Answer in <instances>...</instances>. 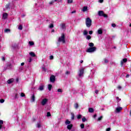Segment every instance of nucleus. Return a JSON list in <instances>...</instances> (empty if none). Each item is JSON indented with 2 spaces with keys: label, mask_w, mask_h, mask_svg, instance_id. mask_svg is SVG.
Instances as JSON below:
<instances>
[{
  "label": "nucleus",
  "mask_w": 131,
  "mask_h": 131,
  "mask_svg": "<svg viewBox=\"0 0 131 131\" xmlns=\"http://www.w3.org/2000/svg\"><path fill=\"white\" fill-rule=\"evenodd\" d=\"M58 42H62V43H65V35L64 34V33H62L61 36L58 38Z\"/></svg>",
  "instance_id": "obj_1"
},
{
  "label": "nucleus",
  "mask_w": 131,
  "mask_h": 131,
  "mask_svg": "<svg viewBox=\"0 0 131 131\" xmlns=\"http://www.w3.org/2000/svg\"><path fill=\"white\" fill-rule=\"evenodd\" d=\"M85 24L86 27H88V28H90V27L92 26V19H91L90 17H88L85 19Z\"/></svg>",
  "instance_id": "obj_2"
},
{
  "label": "nucleus",
  "mask_w": 131,
  "mask_h": 131,
  "mask_svg": "<svg viewBox=\"0 0 131 131\" xmlns=\"http://www.w3.org/2000/svg\"><path fill=\"white\" fill-rule=\"evenodd\" d=\"M96 50H97L96 47H90L87 49L86 52L87 53H94V52H96Z\"/></svg>",
  "instance_id": "obj_3"
},
{
  "label": "nucleus",
  "mask_w": 131,
  "mask_h": 131,
  "mask_svg": "<svg viewBox=\"0 0 131 131\" xmlns=\"http://www.w3.org/2000/svg\"><path fill=\"white\" fill-rule=\"evenodd\" d=\"M84 71V68H81L79 69L78 72V75L80 77H81V76H83V73Z\"/></svg>",
  "instance_id": "obj_4"
},
{
  "label": "nucleus",
  "mask_w": 131,
  "mask_h": 131,
  "mask_svg": "<svg viewBox=\"0 0 131 131\" xmlns=\"http://www.w3.org/2000/svg\"><path fill=\"white\" fill-rule=\"evenodd\" d=\"M48 99L45 98L43 99V100H42V101L41 102V105H42V106H45V105H46V104H47V103H48Z\"/></svg>",
  "instance_id": "obj_5"
},
{
  "label": "nucleus",
  "mask_w": 131,
  "mask_h": 131,
  "mask_svg": "<svg viewBox=\"0 0 131 131\" xmlns=\"http://www.w3.org/2000/svg\"><path fill=\"white\" fill-rule=\"evenodd\" d=\"M55 80H56V78H55V76L52 75L50 77V81H51V82H55Z\"/></svg>",
  "instance_id": "obj_6"
},
{
  "label": "nucleus",
  "mask_w": 131,
  "mask_h": 131,
  "mask_svg": "<svg viewBox=\"0 0 131 131\" xmlns=\"http://www.w3.org/2000/svg\"><path fill=\"white\" fill-rule=\"evenodd\" d=\"M121 110H122V107H118L116 109V112L117 113H119V112H120V111H121Z\"/></svg>",
  "instance_id": "obj_7"
},
{
  "label": "nucleus",
  "mask_w": 131,
  "mask_h": 131,
  "mask_svg": "<svg viewBox=\"0 0 131 131\" xmlns=\"http://www.w3.org/2000/svg\"><path fill=\"white\" fill-rule=\"evenodd\" d=\"M12 82H14V79H13V78L10 79L9 80H8L7 81V83L9 84H10V83H12Z\"/></svg>",
  "instance_id": "obj_8"
},
{
  "label": "nucleus",
  "mask_w": 131,
  "mask_h": 131,
  "mask_svg": "<svg viewBox=\"0 0 131 131\" xmlns=\"http://www.w3.org/2000/svg\"><path fill=\"white\" fill-rule=\"evenodd\" d=\"M98 34H103V30L101 29H99L97 31Z\"/></svg>",
  "instance_id": "obj_9"
},
{
  "label": "nucleus",
  "mask_w": 131,
  "mask_h": 131,
  "mask_svg": "<svg viewBox=\"0 0 131 131\" xmlns=\"http://www.w3.org/2000/svg\"><path fill=\"white\" fill-rule=\"evenodd\" d=\"M72 126H73V125L72 124H70L67 125V128L68 129H71L72 128Z\"/></svg>",
  "instance_id": "obj_10"
},
{
  "label": "nucleus",
  "mask_w": 131,
  "mask_h": 131,
  "mask_svg": "<svg viewBox=\"0 0 131 131\" xmlns=\"http://www.w3.org/2000/svg\"><path fill=\"white\" fill-rule=\"evenodd\" d=\"M7 18H8V13H5L4 14H3V19H7Z\"/></svg>",
  "instance_id": "obj_11"
},
{
  "label": "nucleus",
  "mask_w": 131,
  "mask_h": 131,
  "mask_svg": "<svg viewBox=\"0 0 131 131\" xmlns=\"http://www.w3.org/2000/svg\"><path fill=\"white\" fill-rule=\"evenodd\" d=\"M60 27H61L62 29H65V28H66V25H65V24H61L60 25Z\"/></svg>",
  "instance_id": "obj_12"
},
{
  "label": "nucleus",
  "mask_w": 131,
  "mask_h": 131,
  "mask_svg": "<svg viewBox=\"0 0 131 131\" xmlns=\"http://www.w3.org/2000/svg\"><path fill=\"white\" fill-rule=\"evenodd\" d=\"M82 12H86L88 11V7L84 6L82 10Z\"/></svg>",
  "instance_id": "obj_13"
},
{
  "label": "nucleus",
  "mask_w": 131,
  "mask_h": 131,
  "mask_svg": "<svg viewBox=\"0 0 131 131\" xmlns=\"http://www.w3.org/2000/svg\"><path fill=\"white\" fill-rule=\"evenodd\" d=\"M103 14H104V12H103V11H99L98 12L99 16H103Z\"/></svg>",
  "instance_id": "obj_14"
},
{
  "label": "nucleus",
  "mask_w": 131,
  "mask_h": 131,
  "mask_svg": "<svg viewBox=\"0 0 131 131\" xmlns=\"http://www.w3.org/2000/svg\"><path fill=\"white\" fill-rule=\"evenodd\" d=\"M29 55H30L31 57H35V54H34L33 52H30Z\"/></svg>",
  "instance_id": "obj_15"
},
{
  "label": "nucleus",
  "mask_w": 131,
  "mask_h": 131,
  "mask_svg": "<svg viewBox=\"0 0 131 131\" xmlns=\"http://www.w3.org/2000/svg\"><path fill=\"white\" fill-rule=\"evenodd\" d=\"M31 101L32 102H34L35 101V96H34V95H33L31 97Z\"/></svg>",
  "instance_id": "obj_16"
},
{
  "label": "nucleus",
  "mask_w": 131,
  "mask_h": 131,
  "mask_svg": "<svg viewBox=\"0 0 131 131\" xmlns=\"http://www.w3.org/2000/svg\"><path fill=\"white\" fill-rule=\"evenodd\" d=\"M89 112H90V113H93V112H94V108L90 107L89 108Z\"/></svg>",
  "instance_id": "obj_17"
},
{
  "label": "nucleus",
  "mask_w": 131,
  "mask_h": 131,
  "mask_svg": "<svg viewBox=\"0 0 131 131\" xmlns=\"http://www.w3.org/2000/svg\"><path fill=\"white\" fill-rule=\"evenodd\" d=\"M88 31L86 30H84L83 32V35H88Z\"/></svg>",
  "instance_id": "obj_18"
},
{
  "label": "nucleus",
  "mask_w": 131,
  "mask_h": 131,
  "mask_svg": "<svg viewBox=\"0 0 131 131\" xmlns=\"http://www.w3.org/2000/svg\"><path fill=\"white\" fill-rule=\"evenodd\" d=\"M65 123H66V124L67 125H68L70 124V123H71V122L70 121L68 120H67L66 121Z\"/></svg>",
  "instance_id": "obj_19"
},
{
  "label": "nucleus",
  "mask_w": 131,
  "mask_h": 131,
  "mask_svg": "<svg viewBox=\"0 0 131 131\" xmlns=\"http://www.w3.org/2000/svg\"><path fill=\"white\" fill-rule=\"evenodd\" d=\"M89 46L90 47V48H94V43L93 42H89Z\"/></svg>",
  "instance_id": "obj_20"
},
{
  "label": "nucleus",
  "mask_w": 131,
  "mask_h": 131,
  "mask_svg": "<svg viewBox=\"0 0 131 131\" xmlns=\"http://www.w3.org/2000/svg\"><path fill=\"white\" fill-rule=\"evenodd\" d=\"M43 88H44L43 85H40L39 88V91H43Z\"/></svg>",
  "instance_id": "obj_21"
},
{
  "label": "nucleus",
  "mask_w": 131,
  "mask_h": 131,
  "mask_svg": "<svg viewBox=\"0 0 131 131\" xmlns=\"http://www.w3.org/2000/svg\"><path fill=\"white\" fill-rule=\"evenodd\" d=\"M127 61V59L126 58H124L123 59L122 61H121V63L122 64L123 63H126V62Z\"/></svg>",
  "instance_id": "obj_22"
},
{
  "label": "nucleus",
  "mask_w": 131,
  "mask_h": 131,
  "mask_svg": "<svg viewBox=\"0 0 131 131\" xmlns=\"http://www.w3.org/2000/svg\"><path fill=\"white\" fill-rule=\"evenodd\" d=\"M18 29H19V30H22V29H23V26H22V25H19L18 27Z\"/></svg>",
  "instance_id": "obj_23"
},
{
  "label": "nucleus",
  "mask_w": 131,
  "mask_h": 131,
  "mask_svg": "<svg viewBox=\"0 0 131 131\" xmlns=\"http://www.w3.org/2000/svg\"><path fill=\"white\" fill-rule=\"evenodd\" d=\"M92 38V36L91 35H86V39H87L88 40H90Z\"/></svg>",
  "instance_id": "obj_24"
},
{
  "label": "nucleus",
  "mask_w": 131,
  "mask_h": 131,
  "mask_svg": "<svg viewBox=\"0 0 131 131\" xmlns=\"http://www.w3.org/2000/svg\"><path fill=\"white\" fill-rule=\"evenodd\" d=\"M53 86L51 84H49L48 85V90L49 91H51V90H52V87Z\"/></svg>",
  "instance_id": "obj_25"
},
{
  "label": "nucleus",
  "mask_w": 131,
  "mask_h": 131,
  "mask_svg": "<svg viewBox=\"0 0 131 131\" xmlns=\"http://www.w3.org/2000/svg\"><path fill=\"white\" fill-rule=\"evenodd\" d=\"M74 107H75V109H77L78 108V103H76L74 104Z\"/></svg>",
  "instance_id": "obj_26"
},
{
  "label": "nucleus",
  "mask_w": 131,
  "mask_h": 131,
  "mask_svg": "<svg viewBox=\"0 0 131 131\" xmlns=\"http://www.w3.org/2000/svg\"><path fill=\"white\" fill-rule=\"evenodd\" d=\"M29 44L30 46H34V42L33 41H29Z\"/></svg>",
  "instance_id": "obj_27"
},
{
  "label": "nucleus",
  "mask_w": 131,
  "mask_h": 131,
  "mask_svg": "<svg viewBox=\"0 0 131 131\" xmlns=\"http://www.w3.org/2000/svg\"><path fill=\"white\" fill-rule=\"evenodd\" d=\"M19 97L18 96V93H15V96H14V99H18Z\"/></svg>",
  "instance_id": "obj_28"
},
{
  "label": "nucleus",
  "mask_w": 131,
  "mask_h": 131,
  "mask_svg": "<svg viewBox=\"0 0 131 131\" xmlns=\"http://www.w3.org/2000/svg\"><path fill=\"white\" fill-rule=\"evenodd\" d=\"M73 3V0H68V4H72Z\"/></svg>",
  "instance_id": "obj_29"
},
{
  "label": "nucleus",
  "mask_w": 131,
  "mask_h": 131,
  "mask_svg": "<svg viewBox=\"0 0 131 131\" xmlns=\"http://www.w3.org/2000/svg\"><path fill=\"white\" fill-rule=\"evenodd\" d=\"M71 115H72L71 119L72 120L74 119V114H73V113H72Z\"/></svg>",
  "instance_id": "obj_30"
},
{
  "label": "nucleus",
  "mask_w": 131,
  "mask_h": 131,
  "mask_svg": "<svg viewBox=\"0 0 131 131\" xmlns=\"http://www.w3.org/2000/svg\"><path fill=\"white\" fill-rule=\"evenodd\" d=\"M103 118V116H100L99 118H98V121H100L102 120V119Z\"/></svg>",
  "instance_id": "obj_31"
},
{
  "label": "nucleus",
  "mask_w": 131,
  "mask_h": 131,
  "mask_svg": "<svg viewBox=\"0 0 131 131\" xmlns=\"http://www.w3.org/2000/svg\"><path fill=\"white\" fill-rule=\"evenodd\" d=\"M81 128H84V124H81L80 125Z\"/></svg>",
  "instance_id": "obj_32"
},
{
  "label": "nucleus",
  "mask_w": 131,
  "mask_h": 131,
  "mask_svg": "<svg viewBox=\"0 0 131 131\" xmlns=\"http://www.w3.org/2000/svg\"><path fill=\"white\" fill-rule=\"evenodd\" d=\"M81 115H78L77 116V119H80V118H81Z\"/></svg>",
  "instance_id": "obj_33"
},
{
  "label": "nucleus",
  "mask_w": 131,
  "mask_h": 131,
  "mask_svg": "<svg viewBox=\"0 0 131 131\" xmlns=\"http://www.w3.org/2000/svg\"><path fill=\"white\" fill-rule=\"evenodd\" d=\"M5 102V100L4 99H0V103H4Z\"/></svg>",
  "instance_id": "obj_34"
},
{
  "label": "nucleus",
  "mask_w": 131,
  "mask_h": 131,
  "mask_svg": "<svg viewBox=\"0 0 131 131\" xmlns=\"http://www.w3.org/2000/svg\"><path fill=\"white\" fill-rule=\"evenodd\" d=\"M42 69L43 71H45V72H46V71H47V69H46V68L45 67H42Z\"/></svg>",
  "instance_id": "obj_35"
},
{
  "label": "nucleus",
  "mask_w": 131,
  "mask_h": 131,
  "mask_svg": "<svg viewBox=\"0 0 131 131\" xmlns=\"http://www.w3.org/2000/svg\"><path fill=\"white\" fill-rule=\"evenodd\" d=\"M85 120H86V119L85 118V117H83L82 119V121L83 122H85Z\"/></svg>",
  "instance_id": "obj_36"
},
{
  "label": "nucleus",
  "mask_w": 131,
  "mask_h": 131,
  "mask_svg": "<svg viewBox=\"0 0 131 131\" xmlns=\"http://www.w3.org/2000/svg\"><path fill=\"white\" fill-rule=\"evenodd\" d=\"M49 59L50 60H53V59H54V56L53 55L50 56L49 57Z\"/></svg>",
  "instance_id": "obj_37"
},
{
  "label": "nucleus",
  "mask_w": 131,
  "mask_h": 131,
  "mask_svg": "<svg viewBox=\"0 0 131 131\" xmlns=\"http://www.w3.org/2000/svg\"><path fill=\"white\" fill-rule=\"evenodd\" d=\"M54 3H55V1H51L50 2H49V5H53V4H54Z\"/></svg>",
  "instance_id": "obj_38"
},
{
  "label": "nucleus",
  "mask_w": 131,
  "mask_h": 131,
  "mask_svg": "<svg viewBox=\"0 0 131 131\" xmlns=\"http://www.w3.org/2000/svg\"><path fill=\"white\" fill-rule=\"evenodd\" d=\"M47 116L48 117H50V116H51V113L48 112V113H47Z\"/></svg>",
  "instance_id": "obj_39"
},
{
  "label": "nucleus",
  "mask_w": 131,
  "mask_h": 131,
  "mask_svg": "<svg viewBox=\"0 0 131 131\" xmlns=\"http://www.w3.org/2000/svg\"><path fill=\"white\" fill-rule=\"evenodd\" d=\"M5 32H10V29H5Z\"/></svg>",
  "instance_id": "obj_40"
},
{
  "label": "nucleus",
  "mask_w": 131,
  "mask_h": 131,
  "mask_svg": "<svg viewBox=\"0 0 131 131\" xmlns=\"http://www.w3.org/2000/svg\"><path fill=\"white\" fill-rule=\"evenodd\" d=\"M54 27V25L53 24H51L49 26V28H53Z\"/></svg>",
  "instance_id": "obj_41"
},
{
  "label": "nucleus",
  "mask_w": 131,
  "mask_h": 131,
  "mask_svg": "<svg viewBox=\"0 0 131 131\" xmlns=\"http://www.w3.org/2000/svg\"><path fill=\"white\" fill-rule=\"evenodd\" d=\"M57 92H58V93H62V90L61 89H58Z\"/></svg>",
  "instance_id": "obj_42"
},
{
  "label": "nucleus",
  "mask_w": 131,
  "mask_h": 131,
  "mask_svg": "<svg viewBox=\"0 0 131 131\" xmlns=\"http://www.w3.org/2000/svg\"><path fill=\"white\" fill-rule=\"evenodd\" d=\"M0 124L1 125L4 124V121L0 120Z\"/></svg>",
  "instance_id": "obj_43"
},
{
  "label": "nucleus",
  "mask_w": 131,
  "mask_h": 131,
  "mask_svg": "<svg viewBox=\"0 0 131 131\" xmlns=\"http://www.w3.org/2000/svg\"><path fill=\"white\" fill-rule=\"evenodd\" d=\"M21 97H25V94L23 93H21L20 94Z\"/></svg>",
  "instance_id": "obj_44"
},
{
  "label": "nucleus",
  "mask_w": 131,
  "mask_h": 131,
  "mask_svg": "<svg viewBox=\"0 0 131 131\" xmlns=\"http://www.w3.org/2000/svg\"><path fill=\"white\" fill-rule=\"evenodd\" d=\"M41 126V125H40V124H39V123L37 124V127L38 128H39V127H40Z\"/></svg>",
  "instance_id": "obj_45"
},
{
  "label": "nucleus",
  "mask_w": 131,
  "mask_h": 131,
  "mask_svg": "<svg viewBox=\"0 0 131 131\" xmlns=\"http://www.w3.org/2000/svg\"><path fill=\"white\" fill-rule=\"evenodd\" d=\"M116 98L117 99L118 102H119V101H120L121 100L120 99H119V97H116Z\"/></svg>",
  "instance_id": "obj_46"
},
{
  "label": "nucleus",
  "mask_w": 131,
  "mask_h": 131,
  "mask_svg": "<svg viewBox=\"0 0 131 131\" xmlns=\"http://www.w3.org/2000/svg\"><path fill=\"white\" fill-rule=\"evenodd\" d=\"M111 128L109 127L106 128V131H111Z\"/></svg>",
  "instance_id": "obj_47"
},
{
  "label": "nucleus",
  "mask_w": 131,
  "mask_h": 131,
  "mask_svg": "<svg viewBox=\"0 0 131 131\" xmlns=\"http://www.w3.org/2000/svg\"><path fill=\"white\" fill-rule=\"evenodd\" d=\"M103 17H104L105 18H107L108 16L105 14V13H103V15H102Z\"/></svg>",
  "instance_id": "obj_48"
},
{
  "label": "nucleus",
  "mask_w": 131,
  "mask_h": 131,
  "mask_svg": "<svg viewBox=\"0 0 131 131\" xmlns=\"http://www.w3.org/2000/svg\"><path fill=\"white\" fill-rule=\"evenodd\" d=\"M66 74H67V75L70 74V72L67 71L66 72Z\"/></svg>",
  "instance_id": "obj_49"
},
{
  "label": "nucleus",
  "mask_w": 131,
  "mask_h": 131,
  "mask_svg": "<svg viewBox=\"0 0 131 131\" xmlns=\"http://www.w3.org/2000/svg\"><path fill=\"white\" fill-rule=\"evenodd\" d=\"M112 26L113 27H116V25L115 24H113L112 25Z\"/></svg>",
  "instance_id": "obj_50"
},
{
  "label": "nucleus",
  "mask_w": 131,
  "mask_h": 131,
  "mask_svg": "<svg viewBox=\"0 0 131 131\" xmlns=\"http://www.w3.org/2000/svg\"><path fill=\"white\" fill-rule=\"evenodd\" d=\"M75 13H76V11H75V10H74V11L71 12V14H74Z\"/></svg>",
  "instance_id": "obj_51"
},
{
  "label": "nucleus",
  "mask_w": 131,
  "mask_h": 131,
  "mask_svg": "<svg viewBox=\"0 0 131 131\" xmlns=\"http://www.w3.org/2000/svg\"><path fill=\"white\" fill-rule=\"evenodd\" d=\"M89 34H90V35L93 34V31H89Z\"/></svg>",
  "instance_id": "obj_52"
},
{
  "label": "nucleus",
  "mask_w": 131,
  "mask_h": 131,
  "mask_svg": "<svg viewBox=\"0 0 131 131\" xmlns=\"http://www.w3.org/2000/svg\"><path fill=\"white\" fill-rule=\"evenodd\" d=\"M104 2V0H99V3H100L101 4Z\"/></svg>",
  "instance_id": "obj_53"
},
{
  "label": "nucleus",
  "mask_w": 131,
  "mask_h": 131,
  "mask_svg": "<svg viewBox=\"0 0 131 131\" xmlns=\"http://www.w3.org/2000/svg\"><path fill=\"white\" fill-rule=\"evenodd\" d=\"M104 62H105V63H108V60L104 59Z\"/></svg>",
  "instance_id": "obj_54"
},
{
  "label": "nucleus",
  "mask_w": 131,
  "mask_h": 131,
  "mask_svg": "<svg viewBox=\"0 0 131 131\" xmlns=\"http://www.w3.org/2000/svg\"><path fill=\"white\" fill-rule=\"evenodd\" d=\"M118 89L119 90H121V86H118Z\"/></svg>",
  "instance_id": "obj_55"
},
{
  "label": "nucleus",
  "mask_w": 131,
  "mask_h": 131,
  "mask_svg": "<svg viewBox=\"0 0 131 131\" xmlns=\"http://www.w3.org/2000/svg\"><path fill=\"white\" fill-rule=\"evenodd\" d=\"M99 93V91L98 90H96L95 91V94H98Z\"/></svg>",
  "instance_id": "obj_56"
},
{
  "label": "nucleus",
  "mask_w": 131,
  "mask_h": 131,
  "mask_svg": "<svg viewBox=\"0 0 131 131\" xmlns=\"http://www.w3.org/2000/svg\"><path fill=\"white\" fill-rule=\"evenodd\" d=\"M5 57H2V61H5Z\"/></svg>",
  "instance_id": "obj_57"
},
{
  "label": "nucleus",
  "mask_w": 131,
  "mask_h": 131,
  "mask_svg": "<svg viewBox=\"0 0 131 131\" xmlns=\"http://www.w3.org/2000/svg\"><path fill=\"white\" fill-rule=\"evenodd\" d=\"M31 61H32V59L31 58H30L29 61V63H30V62H31Z\"/></svg>",
  "instance_id": "obj_58"
},
{
  "label": "nucleus",
  "mask_w": 131,
  "mask_h": 131,
  "mask_svg": "<svg viewBox=\"0 0 131 131\" xmlns=\"http://www.w3.org/2000/svg\"><path fill=\"white\" fill-rule=\"evenodd\" d=\"M21 66H24V62H22L21 63Z\"/></svg>",
  "instance_id": "obj_59"
},
{
  "label": "nucleus",
  "mask_w": 131,
  "mask_h": 131,
  "mask_svg": "<svg viewBox=\"0 0 131 131\" xmlns=\"http://www.w3.org/2000/svg\"><path fill=\"white\" fill-rule=\"evenodd\" d=\"M94 118H96V117H97V114L94 115Z\"/></svg>",
  "instance_id": "obj_60"
},
{
  "label": "nucleus",
  "mask_w": 131,
  "mask_h": 131,
  "mask_svg": "<svg viewBox=\"0 0 131 131\" xmlns=\"http://www.w3.org/2000/svg\"><path fill=\"white\" fill-rule=\"evenodd\" d=\"M80 62L81 63H83V60H80Z\"/></svg>",
  "instance_id": "obj_61"
},
{
  "label": "nucleus",
  "mask_w": 131,
  "mask_h": 131,
  "mask_svg": "<svg viewBox=\"0 0 131 131\" xmlns=\"http://www.w3.org/2000/svg\"><path fill=\"white\" fill-rule=\"evenodd\" d=\"M126 77H127V78L129 77V75H127L126 76Z\"/></svg>",
  "instance_id": "obj_62"
},
{
  "label": "nucleus",
  "mask_w": 131,
  "mask_h": 131,
  "mask_svg": "<svg viewBox=\"0 0 131 131\" xmlns=\"http://www.w3.org/2000/svg\"><path fill=\"white\" fill-rule=\"evenodd\" d=\"M2 127H3V125L0 124V129L2 128Z\"/></svg>",
  "instance_id": "obj_63"
},
{
  "label": "nucleus",
  "mask_w": 131,
  "mask_h": 131,
  "mask_svg": "<svg viewBox=\"0 0 131 131\" xmlns=\"http://www.w3.org/2000/svg\"><path fill=\"white\" fill-rule=\"evenodd\" d=\"M16 81H19V80H18V79H16Z\"/></svg>",
  "instance_id": "obj_64"
}]
</instances>
